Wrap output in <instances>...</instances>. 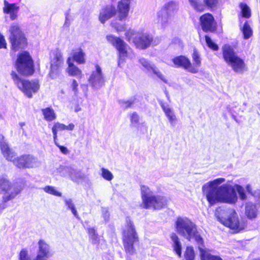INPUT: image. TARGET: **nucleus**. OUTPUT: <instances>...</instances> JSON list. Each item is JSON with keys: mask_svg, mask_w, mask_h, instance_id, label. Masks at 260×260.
I'll use <instances>...</instances> for the list:
<instances>
[{"mask_svg": "<svg viewBox=\"0 0 260 260\" xmlns=\"http://www.w3.org/2000/svg\"><path fill=\"white\" fill-rule=\"evenodd\" d=\"M139 61L140 63L145 69L146 71L148 72L152 71L154 74H155L159 79H160L164 82H167L164 75L154 66V64H151L146 59L144 58H140Z\"/></svg>", "mask_w": 260, "mask_h": 260, "instance_id": "nucleus-25", "label": "nucleus"}, {"mask_svg": "<svg viewBox=\"0 0 260 260\" xmlns=\"http://www.w3.org/2000/svg\"><path fill=\"white\" fill-rule=\"evenodd\" d=\"M44 119L48 121L53 120L56 118L55 114L53 109L47 108L42 110Z\"/></svg>", "mask_w": 260, "mask_h": 260, "instance_id": "nucleus-33", "label": "nucleus"}, {"mask_svg": "<svg viewBox=\"0 0 260 260\" xmlns=\"http://www.w3.org/2000/svg\"><path fill=\"white\" fill-rule=\"evenodd\" d=\"M73 62L76 61L78 64H83L85 62V53L80 48L73 51L70 53Z\"/></svg>", "mask_w": 260, "mask_h": 260, "instance_id": "nucleus-29", "label": "nucleus"}, {"mask_svg": "<svg viewBox=\"0 0 260 260\" xmlns=\"http://www.w3.org/2000/svg\"><path fill=\"white\" fill-rule=\"evenodd\" d=\"M123 241L125 250L127 254L133 255L135 252L134 244L138 241V236L133 222L126 217L123 230Z\"/></svg>", "mask_w": 260, "mask_h": 260, "instance_id": "nucleus-6", "label": "nucleus"}, {"mask_svg": "<svg viewBox=\"0 0 260 260\" xmlns=\"http://www.w3.org/2000/svg\"><path fill=\"white\" fill-rule=\"evenodd\" d=\"M184 257L185 260H194V252L193 248L191 247H187L186 248Z\"/></svg>", "mask_w": 260, "mask_h": 260, "instance_id": "nucleus-40", "label": "nucleus"}, {"mask_svg": "<svg viewBox=\"0 0 260 260\" xmlns=\"http://www.w3.org/2000/svg\"><path fill=\"white\" fill-rule=\"evenodd\" d=\"M66 205L68 206V208L70 209L73 214L76 217L78 218L77 212L76 210L74 204L72 203L71 200L66 201Z\"/></svg>", "mask_w": 260, "mask_h": 260, "instance_id": "nucleus-44", "label": "nucleus"}, {"mask_svg": "<svg viewBox=\"0 0 260 260\" xmlns=\"http://www.w3.org/2000/svg\"><path fill=\"white\" fill-rule=\"evenodd\" d=\"M56 168L57 170V173H61L64 170L63 166L60 167L59 168H57V167H56Z\"/></svg>", "mask_w": 260, "mask_h": 260, "instance_id": "nucleus-55", "label": "nucleus"}, {"mask_svg": "<svg viewBox=\"0 0 260 260\" xmlns=\"http://www.w3.org/2000/svg\"><path fill=\"white\" fill-rule=\"evenodd\" d=\"M225 181L223 178H216L210 181L202 186V191L211 206L217 203H226L234 205L240 199H247L245 189L241 185L235 184L234 186L229 184H223Z\"/></svg>", "mask_w": 260, "mask_h": 260, "instance_id": "nucleus-1", "label": "nucleus"}, {"mask_svg": "<svg viewBox=\"0 0 260 260\" xmlns=\"http://www.w3.org/2000/svg\"><path fill=\"white\" fill-rule=\"evenodd\" d=\"M250 194L253 196L255 200V202L254 203H258L260 205V190L257 189L254 190Z\"/></svg>", "mask_w": 260, "mask_h": 260, "instance_id": "nucleus-48", "label": "nucleus"}, {"mask_svg": "<svg viewBox=\"0 0 260 260\" xmlns=\"http://www.w3.org/2000/svg\"><path fill=\"white\" fill-rule=\"evenodd\" d=\"M68 172L71 179L78 184H82L87 179L86 175L80 170L70 168L68 170Z\"/></svg>", "mask_w": 260, "mask_h": 260, "instance_id": "nucleus-26", "label": "nucleus"}, {"mask_svg": "<svg viewBox=\"0 0 260 260\" xmlns=\"http://www.w3.org/2000/svg\"><path fill=\"white\" fill-rule=\"evenodd\" d=\"M245 189L246 190V191L249 193L250 194H251V193L253 191L252 190V189L251 188V186L250 184H247L246 186V187H245Z\"/></svg>", "mask_w": 260, "mask_h": 260, "instance_id": "nucleus-54", "label": "nucleus"}, {"mask_svg": "<svg viewBox=\"0 0 260 260\" xmlns=\"http://www.w3.org/2000/svg\"><path fill=\"white\" fill-rule=\"evenodd\" d=\"M173 62L177 67H182L192 73H197L196 68L192 67L190 60L185 56H177L173 59Z\"/></svg>", "mask_w": 260, "mask_h": 260, "instance_id": "nucleus-17", "label": "nucleus"}, {"mask_svg": "<svg viewBox=\"0 0 260 260\" xmlns=\"http://www.w3.org/2000/svg\"><path fill=\"white\" fill-rule=\"evenodd\" d=\"M7 43L4 36L0 33V48H6Z\"/></svg>", "mask_w": 260, "mask_h": 260, "instance_id": "nucleus-52", "label": "nucleus"}, {"mask_svg": "<svg viewBox=\"0 0 260 260\" xmlns=\"http://www.w3.org/2000/svg\"><path fill=\"white\" fill-rule=\"evenodd\" d=\"M192 59L193 64L192 65V67L196 68L197 73L199 71V68L201 66V62L200 55L196 50H194L193 51Z\"/></svg>", "mask_w": 260, "mask_h": 260, "instance_id": "nucleus-38", "label": "nucleus"}, {"mask_svg": "<svg viewBox=\"0 0 260 260\" xmlns=\"http://www.w3.org/2000/svg\"><path fill=\"white\" fill-rule=\"evenodd\" d=\"M78 83L75 79L72 80V83L70 85V87L72 89V91L74 92V94L75 96H77L78 94Z\"/></svg>", "mask_w": 260, "mask_h": 260, "instance_id": "nucleus-47", "label": "nucleus"}, {"mask_svg": "<svg viewBox=\"0 0 260 260\" xmlns=\"http://www.w3.org/2000/svg\"><path fill=\"white\" fill-rule=\"evenodd\" d=\"M259 208L258 203H254L251 201L246 202L245 206V215L249 219H255L257 217Z\"/></svg>", "mask_w": 260, "mask_h": 260, "instance_id": "nucleus-20", "label": "nucleus"}, {"mask_svg": "<svg viewBox=\"0 0 260 260\" xmlns=\"http://www.w3.org/2000/svg\"><path fill=\"white\" fill-rule=\"evenodd\" d=\"M75 125L73 123H70L68 125L66 126V130L72 131L74 129Z\"/></svg>", "mask_w": 260, "mask_h": 260, "instance_id": "nucleus-53", "label": "nucleus"}, {"mask_svg": "<svg viewBox=\"0 0 260 260\" xmlns=\"http://www.w3.org/2000/svg\"><path fill=\"white\" fill-rule=\"evenodd\" d=\"M81 109L79 105H77L75 107L74 110L75 112H78L80 111L81 110Z\"/></svg>", "mask_w": 260, "mask_h": 260, "instance_id": "nucleus-56", "label": "nucleus"}, {"mask_svg": "<svg viewBox=\"0 0 260 260\" xmlns=\"http://www.w3.org/2000/svg\"><path fill=\"white\" fill-rule=\"evenodd\" d=\"M65 128V126L63 124L60 123H56L52 127V133L53 134L54 141L55 145L58 147L62 153H65V147L63 146L60 145L57 142V133L60 131H63Z\"/></svg>", "mask_w": 260, "mask_h": 260, "instance_id": "nucleus-30", "label": "nucleus"}, {"mask_svg": "<svg viewBox=\"0 0 260 260\" xmlns=\"http://www.w3.org/2000/svg\"><path fill=\"white\" fill-rule=\"evenodd\" d=\"M42 189L46 193L56 196V197H61L62 193L61 192L57 190L56 187L52 186H46L42 188Z\"/></svg>", "mask_w": 260, "mask_h": 260, "instance_id": "nucleus-34", "label": "nucleus"}, {"mask_svg": "<svg viewBox=\"0 0 260 260\" xmlns=\"http://www.w3.org/2000/svg\"><path fill=\"white\" fill-rule=\"evenodd\" d=\"M222 51L224 60L234 72L243 73L247 71V67L244 60L238 56L231 46L223 45Z\"/></svg>", "mask_w": 260, "mask_h": 260, "instance_id": "nucleus-5", "label": "nucleus"}, {"mask_svg": "<svg viewBox=\"0 0 260 260\" xmlns=\"http://www.w3.org/2000/svg\"><path fill=\"white\" fill-rule=\"evenodd\" d=\"M3 12L9 14L11 20H14L18 17V12L19 10V6L17 4L9 3L7 0L4 1Z\"/></svg>", "mask_w": 260, "mask_h": 260, "instance_id": "nucleus-22", "label": "nucleus"}, {"mask_svg": "<svg viewBox=\"0 0 260 260\" xmlns=\"http://www.w3.org/2000/svg\"><path fill=\"white\" fill-rule=\"evenodd\" d=\"M0 146L4 157L8 160L13 162L14 160L16 158L15 153L9 148L8 144L5 142L4 137L3 135H0Z\"/></svg>", "mask_w": 260, "mask_h": 260, "instance_id": "nucleus-24", "label": "nucleus"}, {"mask_svg": "<svg viewBox=\"0 0 260 260\" xmlns=\"http://www.w3.org/2000/svg\"><path fill=\"white\" fill-rule=\"evenodd\" d=\"M240 7L243 17L248 18L251 16L250 9L246 4L241 3L240 4Z\"/></svg>", "mask_w": 260, "mask_h": 260, "instance_id": "nucleus-39", "label": "nucleus"}, {"mask_svg": "<svg viewBox=\"0 0 260 260\" xmlns=\"http://www.w3.org/2000/svg\"><path fill=\"white\" fill-rule=\"evenodd\" d=\"M19 125L22 127L23 126L25 125V123L24 122H21L20 123H19Z\"/></svg>", "mask_w": 260, "mask_h": 260, "instance_id": "nucleus-58", "label": "nucleus"}, {"mask_svg": "<svg viewBox=\"0 0 260 260\" xmlns=\"http://www.w3.org/2000/svg\"><path fill=\"white\" fill-rule=\"evenodd\" d=\"M136 99L132 98L127 101H122L120 102L121 106L125 109L130 108L135 103Z\"/></svg>", "mask_w": 260, "mask_h": 260, "instance_id": "nucleus-42", "label": "nucleus"}, {"mask_svg": "<svg viewBox=\"0 0 260 260\" xmlns=\"http://www.w3.org/2000/svg\"><path fill=\"white\" fill-rule=\"evenodd\" d=\"M205 40L207 45L211 49L214 50H217L218 49V46L217 44L214 43L212 40L211 39L210 37H209L208 36H205Z\"/></svg>", "mask_w": 260, "mask_h": 260, "instance_id": "nucleus-43", "label": "nucleus"}, {"mask_svg": "<svg viewBox=\"0 0 260 260\" xmlns=\"http://www.w3.org/2000/svg\"><path fill=\"white\" fill-rule=\"evenodd\" d=\"M107 41L114 46L119 52V60L118 65L121 67L122 64L124 62L125 59L127 57H130L129 55L130 48L124 41L120 38L116 37L112 35H109L107 36Z\"/></svg>", "mask_w": 260, "mask_h": 260, "instance_id": "nucleus-10", "label": "nucleus"}, {"mask_svg": "<svg viewBox=\"0 0 260 260\" xmlns=\"http://www.w3.org/2000/svg\"><path fill=\"white\" fill-rule=\"evenodd\" d=\"M229 110L231 112H234V113H236L237 111H235L234 110V106H229Z\"/></svg>", "mask_w": 260, "mask_h": 260, "instance_id": "nucleus-57", "label": "nucleus"}, {"mask_svg": "<svg viewBox=\"0 0 260 260\" xmlns=\"http://www.w3.org/2000/svg\"><path fill=\"white\" fill-rule=\"evenodd\" d=\"M22 190L21 186L11 185L6 178L0 179V193L4 194L3 201L7 202L14 199Z\"/></svg>", "mask_w": 260, "mask_h": 260, "instance_id": "nucleus-12", "label": "nucleus"}, {"mask_svg": "<svg viewBox=\"0 0 260 260\" xmlns=\"http://www.w3.org/2000/svg\"><path fill=\"white\" fill-rule=\"evenodd\" d=\"M116 13L115 7L113 5H108L103 7L100 11L99 20L102 23L114 16Z\"/></svg>", "mask_w": 260, "mask_h": 260, "instance_id": "nucleus-19", "label": "nucleus"}, {"mask_svg": "<svg viewBox=\"0 0 260 260\" xmlns=\"http://www.w3.org/2000/svg\"><path fill=\"white\" fill-rule=\"evenodd\" d=\"M201 26L204 31H213L215 30L214 19L213 16L206 13L200 17Z\"/></svg>", "mask_w": 260, "mask_h": 260, "instance_id": "nucleus-18", "label": "nucleus"}, {"mask_svg": "<svg viewBox=\"0 0 260 260\" xmlns=\"http://www.w3.org/2000/svg\"><path fill=\"white\" fill-rule=\"evenodd\" d=\"M9 40L12 48L15 51L24 47L26 45V40L24 35L17 25H12L10 29Z\"/></svg>", "mask_w": 260, "mask_h": 260, "instance_id": "nucleus-13", "label": "nucleus"}, {"mask_svg": "<svg viewBox=\"0 0 260 260\" xmlns=\"http://www.w3.org/2000/svg\"><path fill=\"white\" fill-rule=\"evenodd\" d=\"M190 5L197 11H203L204 10L205 5L200 0H188Z\"/></svg>", "mask_w": 260, "mask_h": 260, "instance_id": "nucleus-36", "label": "nucleus"}, {"mask_svg": "<svg viewBox=\"0 0 260 260\" xmlns=\"http://www.w3.org/2000/svg\"><path fill=\"white\" fill-rule=\"evenodd\" d=\"M178 10V5L175 2L165 4L157 12L156 21L162 28H165L171 22L172 17Z\"/></svg>", "mask_w": 260, "mask_h": 260, "instance_id": "nucleus-7", "label": "nucleus"}, {"mask_svg": "<svg viewBox=\"0 0 260 260\" xmlns=\"http://www.w3.org/2000/svg\"><path fill=\"white\" fill-rule=\"evenodd\" d=\"M142 203L141 206L145 209H160L167 204V199L161 196L153 194L150 188L146 185L141 186Z\"/></svg>", "mask_w": 260, "mask_h": 260, "instance_id": "nucleus-4", "label": "nucleus"}, {"mask_svg": "<svg viewBox=\"0 0 260 260\" xmlns=\"http://www.w3.org/2000/svg\"><path fill=\"white\" fill-rule=\"evenodd\" d=\"M102 216L105 221H108L109 219L110 214L108 210L106 208H102Z\"/></svg>", "mask_w": 260, "mask_h": 260, "instance_id": "nucleus-51", "label": "nucleus"}, {"mask_svg": "<svg viewBox=\"0 0 260 260\" xmlns=\"http://www.w3.org/2000/svg\"><path fill=\"white\" fill-rule=\"evenodd\" d=\"M215 215L220 223L236 233L243 230L246 227L245 223L239 220L237 213L233 209H218L215 211Z\"/></svg>", "mask_w": 260, "mask_h": 260, "instance_id": "nucleus-2", "label": "nucleus"}, {"mask_svg": "<svg viewBox=\"0 0 260 260\" xmlns=\"http://www.w3.org/2000/svg\"><path fill=\"white\" fill-rule=\"evenodd\" d=\"M199 249L202 260H222L219 256L212 255L209 252L204 250L201 247H199Z\"/></svg>", "mask_w": 260, "mask_h": 260, "instance_id": "nucleus-32", "label": "nucleus"}, {"mask_svg": "<svg viewBox=\"0 0 260 260\" xmlns=\"http://www.w3.org/2000/svg\"><path fill=\"white\" fill-rule=\"evenodd\" d=\"M126 40L129 43H133L135 46L140 49H145L148 47L152 40V37L144 32L143 30L138 31L129 29L125 33Z\"/></svg>", "mask_w": 260, "mask_h": 260, "instance_id": "nucleus-8", "label": "nucleus"}, {"mask_svg": "<svg viewBox=\"0 0 260 260\" xmlns=\"http://www.w3.org/2000/svg\"><path fill=\"white\" fill-rule=\"evenodd\" d=\"M112 26L115 28L117 31H122L125 30L126 26L124 24H121L117 22H112Z\"/></svg>", "mask_w": 260, "mask_h": 260, "instance_id": "nucleus-46", "label": "nucleus"}, {"mask_svg": "<svg viewBox=\"0 0 260 260\" xmlns=\"http://www.w3.org/2000/svg\"><path fill=\"white\" fill-rule=\"evenodd\" d=\"M170 238L172 241V246L174 250L179 257L181 256V244L178 237L175 233H172L170 235Z\"/></svg>", "mask_w": 260, "mask_h": 260, "instance_id": "nucleus-31", "label": "nucleus"}, {"mask_svg": "<svg viewBox=\"0 0 260 260\" xmlns=\"http://www.w3.org/2000/svg\"><path fill=\"white\" fill-rule=\"evenodd\" d=\"M131 0H121L118 3V17L119 20H124L128 16Z\"/></svg>", "mask_w": 260, "mask_h": 260, "instance_id": "nucleus-21", "label": "nucleus"}, {"mask_svg": "<svg viewBox=\"0 0 260 260\" xmlns=\"http://www.w3.org/2000/svg\"><path fill=\"white\" fill-rule=\"evenodd\" d=\"M102 176L106 180L108 181H111L113 178V175L112 173L109 171L108 169L105 168H102Z\"/></svg>", "mask_w": 260, "mask_h": 260, "instance_id": "nucleus-41", "label": "nucleus"}, {"mask_svg": "<svg viewBox=\"0 0 260 260\" xmlns=\"http://www.w3.org/2000/svg\"><path fill=\"white\" fill-rule=\"evenodd\" d=\"M11 77L18 88L28 98L38 92L40 84L38 80L29 81L19 78L15 72L11 73Z\"/></svg>", "mask_w": 260, "mask_h": 260, "instance_id": "nucleus-9", "label": "nucleus"}, {"mask_svg": "<svg viewBox=\"0 0 260 260\" xmlns=\"http://www.w3.org/2000/svg\"><path fill=\"white\" fill-rule=\"evenodd\" d=\"M13 164L19 168H35L39 167L40 161L37 157L30 154H25L16 157Z\"/></svg>", "mask_w": 260, "mask_h": 260, "instance_id": "nucleus-14", "label": "nucleus"}, {"mask_svg": "<svg viewBox=\"0 0 260 260\" xmlns=\"http://www.w3.org/2000/svg\"><path fill=\"white\" fill-rule=\"evenodd\" d=\"M88 81L91 85L95 88H99L104 84V78L102 69L99 65L95 66V70L92 72L89 78Z\"/></svg>", "mask_w": 260, "mask_h": 260, "instance_id": "nucleus-15", "label": "nucleus"}, {"mask_svg": "<svg viewBox=\"0 0 260 260\" xmlns=\"http://www.w3.org/2000/svg\"><path fill=\"white\" fill-rule=\"evenodd\" d=\"M19 260H31L28 251L25 249H22L19 254Z\"/></svg>", "mask_w": 260, "mask_h": 260, "instance_id": "nucleus-45", "label": "nucleus"}, {"mask_svg": "<svg viewBox=\"0 0 260 260\" xmlns=\"http://www.w3.org/2000/svg\"><path fill=\"white\" fill-rule=\"evenodd\" d=\"M17 71L22 75H30L34 72L32 60L27 52L19 54L16 62Z\"/></svg>", "mask_w": 260, "mask_h": 260, "instance_id": "nucleus-11", "label": "nucleus"}, {"mask_svg": "<svg viewBox=\"0 0 260 260\" xmlns=\"http://www.w3.org/2000/svg\"><path fill=\"white\" fill-rule=\"evenodd\" d=\"M204 3L205 5L207 7L213 8L216 5L217 0H204Z\"/></svg>", "mask_w": 260, "mask_h": 260, "instance_id": "nucleus-49", "label": "nucleus"}, {"mask_svg": "<svg viewBox=\"0 0 260 260\" xmlns=\"http://www.w3.org/2000/svg\"><path fill=\"white\" fill-rule=\"evenodd\" d=\"M160 105L169 121L170 126L172 128L175 127L177 123L178 119L173 110L170 107L168 104L162 102L160 103Z\"/></svg>", "mask_w": 260, "mask_h": 260, "instance_id": "nucleus-23", "label": "nucleus"}, {"mask_svg": "<svg viewBox=\"0 0 260 260\" xmlns=\"http://www.w3.org/2000/svg\"><path fill=\"white\" fill-rule=\"evenodd\" d=\"M139 120V117L138 115L134 112L131 116V121L132 124L136 125L138 123Z\"/></svg>", "mask_w": 260, "mask_h": 260, "instance_id": "nucleus-50", "label": "nucleus"}, {"mask_svg": "<svg viewBox=\"0 0 260 260\" xmlns=\"http://www.w3.org/2000/svg\"><path fill=\"white\" fill-rule=\"evenodd\" d=\"M62 57L61 53L56 51L54 58L51 60L50 76L53 79L56 78L59 73L60 67L63 63Z\"/></svg>", "mask_w": 260, "mask_h": 260, "instance_id": "nucleus-16", "label": "nucleus"}, {"mask_svg": "<svg viewBox=\"0 0 260 260\" xmlns=\"http://www.w3.org/2000/svg\"><path fill=\"white\" fill-rule=\"evenodd\" d=\"M88 234L90 240L93 244H98L99 243V237L94 229L89 228L88 229Z\"/></svg>", "mask_w": 260, "mask_h": 260, "instance_id": "nucleus-35", "label": "nucleus"}, {"mask_svg": "<svg viewBox=\"0 0 260 260\" xmlns=\"http://www.w3.org/2000/svg\"><path fill=\"white\" fill-rule=\"evenodd\" d=\"M67 63L68 64L67 71L70 76L75 77L78 79L82 78L83 74L82 71L76 65L74 64L71 60V56H69L67 59Z\"/></svg>", "mask_w": 260, "mask_h": 260, "instance_id": "nucleus-27", "label": "nucleus"}, {"mask_svg": "<svg viewBox=\"0 0 260 260\" xmlns=\"http://www.w3.org/2000/svg\"><path fill=\"white\" fill-rule=\"evenodd\" d=\"M242 31L243 32L244 39H248L252 36V30L247 21H245L244 23V24L242 28Z\"/></svg>", "mask_w": 260, "mask_h": 260, "instance_id": "nucleus-37", "label": "nucleus"}, {"mask_svg": "<svg viewBox=\"0 0 260 260\" xmlns=\"http://www.w3.org/2000/svg\"><path fill=\"white\" fill-rule=\"evenodd\" d=\"M39 249L37 252V255H40L48 259L50 256V248L49 245L43 240H40L38 242Z\"/></svg>", "mask_w": 260, "mask_h": 260, "instance_id": "nucleus-28", "label": "nucleus"}, {"mask_svg": "<svg viewBox=\"0 0 260 260\" xmlns=\"http://www.w3.org/2000/svg\"><path fill=\"white\" fill-rule=\"evenodd\" d=\"M175 227L177 233L189 241L194 239L198 244H203V238L197 231L196 225L188 218L178 217Z\"/></svg>", "mask_w": 260, "mask_h": 260, "instance_id": "nucleus-3", "label": "nucleus"}]
</instances>
